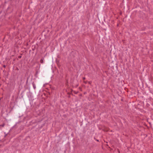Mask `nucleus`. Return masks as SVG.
Wrapping results in <instances>:
<instances>
[{
  "label": "nucleus",
  "mask_w": 153,
  "mask_h": 153,
  "mask_svg": "<svg viewBox=\"0 0 153 153\" xmlns=\"http://www.w3.org/2000/svg\"><path fill=\"white\" fill-rule=\"evenodd\" d=\"M28 79L27 78V81H26V83H27L28 82Z\"/></svg>",
  "instance_id": "nucleus-13"
},
{
  "label": "nucleus",
  "mask_w": 153,
  "mask_h": 153,
  "mask_svg": "<svg viewBox=\"0 0 153 153\" xmlns=\"http://www.w3.org/2000/svg\"><path fill=\"white\" fill-rule=\"evenodd\" d=\"M117 151H118V152H119V153H120V151L119 149H117Z\"/></svg>",
  "instance_id": "nucleus-9"
},
{
  "label": "nucleus",
  "mask_w": 153,
  "mask_h": 153,
  "mask_svg": "<svg viewBox=\"0 0 153 153\" xmlns=\"http://www.w3.org/2000/svg\"><path fill=\"white\" fill-rule=\"evenodd\" d=\"M35 46H34V48H32V50L33 51H34V50L35 49Z\"/></svg>",
  "instance_id": "nucleus-7"
},
{
  "label": "nucleus",
  "mask_w": 153,
  "mask_h": 153,
  "mask_svg": "<svg viewBox=\"0 0 153 153\" xmlns=\"http://www.w3.org/2000/svg\"><path fill=\"white\" fill-rule=\"evenodd\" d=\"M43 59H44L43 58H42L40 60V62H41V63H43Z\"/></svg>",
  "instance_id": "nucleus-2"
},
{
  "label": "nucleus",
  "mask_w": 153,
  "mask_h": 153,
  "mask_svg": "<svg viewBox=\"0 0 153 153\" xmlns=\"http://www.w3.org/2000/svg\"><path fill=\"white\" fill-rule=\"evenodd\" d=\"M22 57V56H19L18 58L19 59L21 58Z\"/></svg>",
  "instance_id": "nucleus-6"
},
{
  "label": "nucleus",
  "mask_w": 153,
  "mask_h": 153,
  "mask_svg": "<svg viewBox=\"0 0 153 153\" xmlns=\"http://www.w3.org/2000/svg\"><path fill=\"white\" fill-rule=\"evenodd\" d=\"M68 80H66V85H67L68 84Z\"/></svg>",
  "instance_id": "nucleus-4"
},
{
  "label": "nucleus",
  "mask_w": 153,
  "mask_h": 153,
  "mask_svg": "<svg viewBox=\"0 0 153 153\" xmlns=\"http://www.w3.org/2000/svg\"><path fill=\"white\" fill-rule=\"evenodd\" d=\"M88 83L89 84H91V82H88Z\"/></svg>",
  "instance_id": "nucleus-12"
},
{
  "label": "nucleus",
  "mask_w": 153,
  "mask_h": 153,
  "mask_svg": "<svg viewBox=\"0 0 153 153\" xmlns=\"http://www.w3.org/2000/svg\"><path fill=\"white\" fill-rule=\"evenodd\" d=\"M82 79H83V80H85V77H83V78H82Z\"/></svg>",
  "instance_id": "nucleus-10"
},
{
  "label": "nucleus",
  "mask_w": 153,
  "mask_h": 153,
  "mask_svg": "<svg viewBox=\"0 0 153 153\" xmlns=\"http://www.w3.org/2000/svg\"><path fill=\"white\" fill-rule=\"evenodd\" d=\"M4 125H5V124L4 123H3V124L1 125H0V126H1L2 127H3L4 126Z\"/></svg>",
  "instance_id": "nucleus-3"
},
{
  "label": "nucleus",
  "mask_w": 153,
  "mask_h": 153,
  "mask_svg": "<svg viewBox=\"0 0 153 153\" xmlns=\"http://www.w3.org/2000/svg\"><path fill=\"white\" fill-rule=\"evenodd\" d=\"M87 81H84V82L85 84H86L87 83Z\"/></svg>",
  "instance_id": "nucleus-8"
},
{
  "label": "nucleus",
  "mask_w": 153,
  "mask_h": 153,
  "mask_svg": "<svg viewBox=\"0 0 153 153\" xmlns=\"http://www.w3.org/2000/svg\"><path fill=\"white\" fill-rule=\"evenodd\" d=\"M3 67L5 68L6 67V65H3Z\"/></svg>",
  "instance_id": "nucleus-11"
},
{
  "label": "nucleus",
  "mask_w": 153,
  "mask_h": 153,
  "mask_svg": "<svg viewBox=\"0 0 153 153\" xmlns=\"http://www.w3.org/2000/svg\"><path fill=\"white\" fill-rule=\"evenodd\" d=\"M74 93L75 94H76L77 93V92H75V91H74Z\"/></svg>",
  "instance_id": "nucleus-15"
},
{
  "label": "nucleus",
  "mask_w": 153,
  "mask_h": 153,
  "mask_svg": "<svg viewBox=\"0 0 153 153\" xmlns=\"http://www.w3.org/2000/svg\"><path fill=\"white\" fill-rule=\"evenodd\" d=\"M7 135V134H6L5 135V136H4V137H6V136Z\"/></svg>",
  "instance_id": "nucleus-14"
},
{
  "label": "nucleus",
  "mask_w": 153,
  "mask_h": 153,
  "mask_svg": "<svg viewBox=\"0 0 153 153\" xmlns=\"http://www.w3.org/2000/svg\"><path fill=\"white\" fill-rule=\"evenodd\" d=\"M33 86V88L34 89H35L36 88V86L35 84H34V82H33L32 83Z\"/></svg>",
  "instance_id": "nucleus-1"
},
{
  "label": "nucleus",
  "mask_w": 153,
  "mask_h": 153,
  "mask_svg": "<svg viewBox=\"0 0 153 153\" xmlns=\"http://www.w3.org/2000/svg\"><path fill=\"white\" fill-rule=\"evenodd\" d=\"M94 140H96L97 142H99V140H98L96 139V138L95 137H94Z\"/></svg>",
  "instance_id": "nucleus-5"
}]
</instances>
